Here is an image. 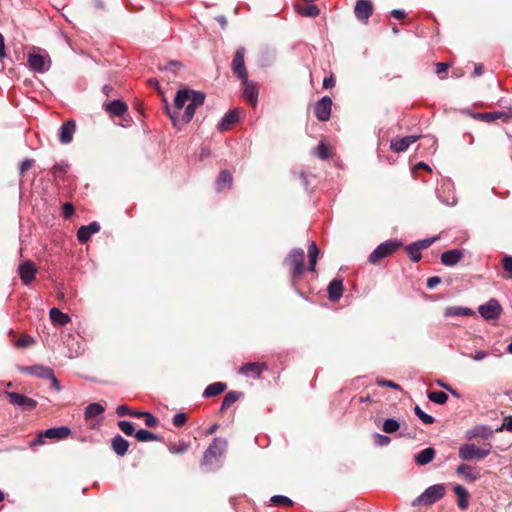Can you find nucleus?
Wrapping results in <instances>:
<instances>
[{"label":"nucleus","instance_id":"f257e3e1","mask_svg":"<svg viewBox=\"0 0 512 512\" xmlns=\"http://www.w3.org/2000/svg\"><path fill=\"white\" fill-rule=\"evenodd\" d=\"M228 447V442L224 438L215 437L208 448L205 450L201 461V468L205 472H214L223 465Z\"/></svg>","mask_w":512,"mask_h":512},{"label":"nucleus","instance_id":"f03ea898","mask_svg":"<svg viewBox=\"0 0 512 512\" xmlns=\"http://www.w3.org/2000/svg\"><path fill=\"white\" fill-rule=\"evenodd\" d=\"M305 253L301 248H293L284 260V264L289 267L290 280L292 286L297 290V283L304 273Z\"/></svg>","mask_w":512,"mask_h":512},{"label":"nucleus","instance_id":"7ed1b4c3","mask_svg":"<svg viewBox=\"0 0 512 512\" xmlns=\"http://www.w3.org/2000/svg\"><path fill=\"white\" fill-rule=\"evenodd\" d=\"M29 68L37 73H46L51 67V58L47 51L40 48H33L28 53Z\"/></svg>","mask_w":512,"mask_h":512},{"label":"nucleus","instance_id":"20e7f679","mask_svg":"<svg viewBox=\"0 0 512 512\" xmlns=\"http://www.w3.org/2000/svg\"><path fill=\"white\" fill-rule=\"evenodd\" d=\"M191 89H182L179 90L174 98V108L172 109L169 104L166 103V112L171 119V122L174 127L180 130V120L181 116L180 111L184 108L189 101V93Z\"/></svg>","mask_w":512,"mask_h":512},{"label":"nucleus","instance_id":"39448f33","mask_svg":"<svg viewBox=\"0 0 512 512\" xmlns=\"http://www.w3.org/2000/svg\"><path fill=\"white\" fill-rule=\"evenodd\" d=\"M402 242L398 239H389L379 244L368 256V262L372 265L380 263V261L394 254L400 247Z\"/></svg>","mask_w":512,"mask_h":512},{"label":"nucleus","instance_id":"423d86ee","mask_svg":"<svg viewBox=\"0 0 512 512\" xmlns=\"http://www.w3.org/2000/svg\"><path fill=\"white\" fill-rule=\"evenodd\" d=\"M491 449V443H485L482 447H477L474 443H464L459 447L458 456L463 461L480 460L490 455Z\"/></svg>","mask_w":512,"mask_h":512},{"label":"nucleus","instance_id":"0eeeda50","mask_svg":"<svg viewBox=\"0 0 512 512\" xmlns=\"http://www.w3.org/2000/svg\"><path fill=\"white\" fill-rule=\"evenodd\" d=\"M205 95L200 91L190 90L189 101L185 106V111L181 116L180 129L183 125L189 123L195 114V109L204 104Z\"/></svg>","mask_w":512,"mask_h":512},{"label":"nucleus","instance_id":"6e6552de","mask_svg":"<svg viewBox=\"0 0 512 512\" xmlns=\"http://www.w3.org/2000/svg\"><path fill=\"white\" fill-rule=\"evenodd\" d=\"M446 493L444 484H435L428 487L420 496L413 501V506L416 505H432L439 501Z\"/></svg>","mask_w":512,"mask_h":512},{"label":"nucleus","instance_id":"1a4fd4ad","mask_svg":"<svg viewBox=\"0 0 512 512\" xmlns=\"http://www.w3.org/2000/svg\"><path fill=\"white\" fill-rule=\"evenodd\" d=\"M502 311V306L495 298L488 300L486 303L478 307L479 314L488 322L497 321L500 318Z\"/></svg>","mask_w":512,"mask_h":512},{"label":"nucleus","instance_id":"9d476101","mask_svg":"<svg viewBox=\"0 0 512 512\" xmlns=\"http://www.w3.org/2000/svg\"><path fill=\"white\" fill-rule=\"evenodd\" d=\"M71 433V430L67 426L52 427L41 432L33 441L32 445H40L44 443L43 438L63 440L67 438Z\"/></svg>","mask_w":512,"mask_h":512},{"label":"nucleus","instance_id":"9b49d317","mask_svg":"<svg viewBox=\"0 0 512 512\" xmlns=\"http://www.w3.org/2000/svg\"><path fill=\"white\" fill-rule=\"evenodd\" d=\"M244 56H245V48L244 47H239L236 50V52L234 54V57H233V60H232V63H231V69H232L233 74L242 83H246L247 82V76H248V72H247V69L245 67Z\"/></svg>","mask_w":512,"mask_h":512},{"label":"nucleus","instance_id":"f8f14e48","mask_svg":"<svg viewBox=\"0 0 512 512\" xmlns=\"http://www.w3.org/2000/svg\"><path fill=\"white\" fill-rule=\"evenodd\" d=\"M9 401L14 406L20 407L22 410L31 411L36 408L37 401L17 392H8Z\"/></svg>","mask_w":512,"mask_h":512},{"label":"nucleus","instance_id":"ddd939ff","mask_svg":"<svg viewBox=\"0 0 512 512\" xmlns=\"http://www.w3.org/2000/svg\"><path fill=\"white\" fill-rule=\"evenodd\" d=\"M332 100L329 96L322 97L315 105V116L320 121H327L331 116Z\"/></svg>","mask_w":512,"mask_h":512},{"label":"nucleus","instance_id":"4468645a","mask_svg":"<svg viewBox=\"0 0 512 512\" xmlns=\"http://www.w3.org/2000/svg\"><path fill=\"white\" fill-rule=\"evenodd\" d=\"M268 366L263 362H251L243 365L239 373L250 378H259L263 371L267 370Z\"/></svg>","mask_w":512,"mask_h":512},{"label":"nucleus","instance_id":"2eb2a0df","mask_svg":"<svg viewBox=\"0 0 512 512\" xmlns=\"http://www.w3.org/2000/svg\"><path fill=\"white\" fill-rule=\"evenodd\" d=\"M18 271L23 284L29 285L35 279L37 269L32 261L27 260L19 266Z\"/></svg>","mask_w":512,"mask_h":512},{"label":"nucleus","instance_id":"dca6fc26","mask_svg":"<svg viewBox=\"0 0 512 512\" xmlns=\"http://www.w3.org/2000/svg\"><path fill=\"white\" fill-rule=\"evenodd\" d=\"M473 117L477 120H481L487 123L493 122L497 119H503L504 121L508 122L509 119L512 118V108H510L508 112L494 111L486 113H475L473 114Z\"/></svg>","mask_w":512,"mask_h":512},{"label":"nucleus","instance_id":"f3484780","mask_svg":"<svg viewBox=\"0 0 512 512\" xmlns=\"http://www.w3.org/2000/svg\"><path fill=\"white\" fill-rule=\"evenodd\" d=\"M373 6L370 0H358L354 13L358 20L366 22L372 14Z\"/></svg>","mask_w":512,"mask_h":512},{"label":"nucleus","instance_id":"a211bd4d","mask_svg":"<svg viewBox=\"0 0 512 512\" xmlns=\"http://www.w3.org/2000/svg\"><path fill=\"white\" fill-rule=\"evenodd\" d=\"M494 436V430L487 425H479L470 429L466 433L467 439L480 438L482 440H489Z\"/></svg>","mask_w":512,"mask_h":512},{"label":"nucleus","instance_id":"6ab92c4d","mask_svg":"<svg viewBox=\"0 0 512 512\" xmlns=\"http://www.w3.org/2000/svg\"><path fill=\"white\" fill-rule=\"evenodd\" d=\"M419 138L420 136L410 135L400 139H393L391 140L390 148L392 151L396 153L404 152L409 148L411 144L415 143Z\"/></svg>","mask_w":512,"mask_h":512},{"label":"nucleus","instance_id":"aec40b11","mask_svg":"<svg viewBox=\"0 0 512 512\" xmlns=\"http://www.w3.org/2000/svg\"><path fill=\"white\" fill-rule=\"evenodd\" d=\"M76 130V124L73 120H69L61 125L59 129V141L62 144H69L72 142L73 134Z\"/></svg>","mask_w":512,"mask_h":512},{"label":"nucleus","instance_id":"412c9836","mask_svg":"<svg viewBox=\"0 0 512 512\" xmlns=\"http://www.w3.org/2000/svg\"><path fill=\"white\" fill-rule=\"evenodd\" d=\"M22 371L42 379L53 378L54 373L51 368L43 365L26 366L22 368Z\"/></svg>","mask_w":512,"mask_h":512},{"label":"nucleus","instance_id":"4be33fe9","mask_svg":"<svg viewBox=\"0 0 512 512\" xmlns=\"http://www.w3.org/2000/svg\"><path fill=\"white\" fill-rule=\"evenodd\" d=\"M464 256V250L462 249H451L441 254V263L445 266L456 265Z\"/></svg>","mask_w":512,"mask_h":512},{"label":"nucleus","instance_id":"5701e85b","mask_svg":"<svg viewBox=\"0 0 512 512\" xmlns=\"http://www.w3.org/2000/svg\"><path fill=\"white\" fill-rule=\"evenodd\" d=\"M100 231V225L97 222H91L88 225L81 226L77 231V239L80 243L87 242L90 237Z\"/></svg>","mask_w":512,"mask_h":512},{"label":"nucleus","instance_id":"b1692460","mask_svg":"<svg viewBox=\"0 0 512 512\" xmlns=\"http://www.w3.org/2000/svg\"><path fill=\"white\" fill-rule=\"evenodd\" d=\"M105 111L111 116H123L128 111V106L122 100H113L104 104Z\"/></svg>","mask_w":512,"mask_h":512},{"label":"nucleus","instance_id":"393cba45","mask_svg":"<svg viewBox=\"0 0 512 512\" xmlns=\"http://www.w3.org/2000/svg\"><path fill=\"white\" fill-rule=\"evenodd\" d=\"M328 298L332 302L338 301L343 294V280L341 278H334L327 288Z\"/></svg>","mask_w":512,"mask_h":512},{"label":"nucleus","instance_id":"a878e982","mask_svg":"<svg viewBox=\"0 0 512 512\" xmlns=\"http://www.w3.org/2000/svg\"><path fill=\"white\" fill-rule=\"evenodd\" d=\"M113 451L120 457H123L129 448V442L121 435H116L111 441Z\"/></svg>","mask_w":512,"mask_h":512},{"label":"nucleus","instance_id":"bb28decb","mask_svg":"<svg viewBox=\"0 0 512 512\" xmlns=\"http://www.w3.org/2000/svg\"><path fill=\"white\" fill-rule=\"evenodd\" d=\"M456 473L470 482H475L479 478L478 471L468 464L459 465L456 468Z\"/></svg>","mask_w":512,"mask_h":512},{"label":"nucleus","instance_id":"cd10ccee","mask_svg":"<svg viewBox=\"0 0 512 512\" xmlns=\"http://www.w3.org/2000/svg\"><path fill=\"white\" fill-rule=\"evenodd\" d=\"M475 312L468 307L450 306L444 311L445 317L474 316Z\"/></svg>","mask_w":512,"mask_h":512},{"label":"nucleus","instance_id":"c85d7f7f","mask_svg":"<svg viewBox=\"0 0 512 512\" xmlns=\"http://www.w3.org/2000/svg\"><path fill=\"white\" fill-rule=\"evenodd\" d=\"M238 112L237 110H232L227 112L221 121L217 125V129L219 131H225L228 130L232 124L236 123L238 121Z\"/></svg>","mask_w":512,"mask_h":512},{"label":"nucleus","instance_id":"c756f323","mask_svg":"<svg viewBox=\"0 0 512 512\" xmlns=\"http://www.w3.org/2000/svg\"><path fill=\"white\" fill-rule=\"evenodd\" d=\"M49 316L52 323L58 326H65L71 321V318L67 314L63 313L56 307L50 309Z\"/></svg>","mask_w":512,"mask_h":512},{"label":"nucleus","instance_id":"7c9ffc66","mask_svg":"<svg viewBox=\"0 0 512 512\" xmlns=\"http://www.w3.org/2000/svg\"><path fill=\"white\" fill-rule=\"evenodd\" d=\"M227 388V385L223 382H214L212 384H209L204 392H203V397L204 398H210V397H214V396H217V395H220L221 393H223Z\"/></svg>","mask_w":512,"mask_h":512},{"label":"nucleus","instance_id":"2f4dec72","mask_svg":"<svg viewBox=\"0 0 512 512\" xmlns=\"http://www.w3.org/2000/svg\"><path fill=\"white\" fill-rule=\"evenodd\" d=\"M232 181H233V178L229 171L224 170V171L220 172V174L216 180V190L218 192H220L226 188H230L232 185Z\"/></svg>","mask_w":512,"mask_h":512},{"label":"nucleus","instance_id":"473e14b6","mask_svg":"<svg viewBox=\"0 0 512 512\" xmlns=\"http://www.w3.org/2000/svg\"><path fill=\"white\" fill-rule=\"evenodd\" d=\"M435 457V450L431 447L425 448L421 450L418 454L415 456V461L418 465H426L430 463Z\"/></svg>","mask_w":512,"mask_h":512},{"label":"nucleus","instance_id":"72a5a7b5","mask_svg":"<svg viewBox=\"0 0 512 512\" xmlns=\"http://www.w3.org/2000/svg\"><path fill=\"white\" fill-rule=\"evenodd\" d=\"M320 251L314 241H312L308 246V258H309V264H308V270L311 272H315L316 270V264L317 259Z\"/></svg>","mask_w":512,"mask_h":512},{"label":"nucleus","instance_id":"f704fd0d","mask_svg":"<svg viewBox=\"0 0 512 512\" xmlns=\"http://www.w3.org/2000/svg\"><path fill=\"white\" fill-rule=\"evenodd\" d=\"M244 85V97L247 101L252 104H256L258 99V89L254 84L249 83L247 80L246 83H242Z\"/></svg>","mask_w":512,"mask_h":512},{"label":"nucleus","instance_id":"c9c22d12","mask_svg":"<svg viewBox=\"0 0 512 512\" xmlns=\"http://www.w3.org/2000/svg\"><path fill=\"white\" fill-rule=\"evenodd\" d=\"M454 492L458 496V506L461 510H465L468 507V492L467 490L461 486L456 485L454 487Z\"/></svg>","mask_w":512,"mask_h":512},{"label":"nucleus","instance_id":"e433bc0d","mask_svg":"<svg viewBox=\"0 0 512 512\" xmlns=\"http://www.w3.org/2000/svg\"><path fill=\"white\" fill-rule=\"evenodd\" d=\"M104 412V407L99 403H91L85 408V419L87 421L101 415Z\"/></svg>","mask_w":512,"mask_h":512},{"label":"nucleus","instance_id":"4c0bfd02","mask_svg":"<svg viewBox=\"0 0 512 512\" xmlns=\"http://www.w3.org/2000/svg\"><path fill=\"white\" fill-rule=\"evenodd\" d=\"M241 395H242L241 393L236 392V391L228 392L222 400L220 411L223 412V411L227 410L228 408H230L241 397Z\"/></svg>","mask_w":512,"mask_h":512},{"label":"nucleus","instance_id":"58836bf2","mask_svg":"<svg viewBox=\"0 0 512 512\" xmlns=\"http://www.w3.org/2000/svg\"><path fill=\"white\" fill-rule=\"evenodd\" d=\"M135 437L140 442L157 441L160 437L148 430L140 429L136 431Z\"/></svg>","mask_w":512,"mask_h":512},{"label":"nucleus","instance_id":"ea45409f","mask_svg":"<svg viewBox=\"0 0 512 512\" xmlns=\"http://www.w3.org/2000/svg\"><path fill=\"white\" fill-rule=\"evenodd\" d=\"M420 248L417 246V244L411 243L406 247V252L409 255L412 262L417 263L421 260L422 254H421Z\"/></svg>","mask_w":512,"mask_h":512},{"label":"nucleus","instance_id":"a19ab883","mask_svg":"<svg viewBox=\"0 0 512 512\" xmlns=\"http://www.w3.org/2000/svg\"><path fill=\"white\" fill-rule=\"evenodd\" d=\"M190 444L185 441L168 445V450L172 454H183L189 449Z\"/></svg>","mask_w":512,"mask_h":512},{"label":"nucleus","instance_id":"79ce46f5","mask_svg":"<svg viewBox=\"0 0 512 512\" xmlns=\"http://www.w3.org/2000/svg\"><path fill=\"white\" fill-rule=\"evenodd\" d=\"M400 428L399 422L394 418H388L384 421L382 429L387 434H392Z\"/></svg>","mask_w":512,"mask_h":512},{"label":"nucleus","instance_id":"37998d69","mask_svg":"<svg viewBox=\"0 0 512 512\" xmlns=\"http://www.w3.org/2000/svg\"><path fill=\"white\" fill-rule=\"evenodd\" d=\"M428 398L436 404L443 405L447 402L448 395L443 391H434L428 394Z\"/></svg>","mask_w":512,"mask_h":512},{"label":"nucleus","instance_id":"c03bdc74","mask_svg":"<svg viewBox=\"0 0 512 512\" xmlns=\"http://www.w3.org/2000/svg\"><path fill=\"white\" fill-rule=\"evenodd\" d=\"M414 413L424 424L430 425L435 421L434 417L425 413L418 405L414 407Z\"/></svg>","mask_w":512,"mask_h":512},{"label":"nucleus","instance_id":"a18cd8bd","mask_svg":"<svg viewBox=\"0 0 512 512\" xmlns=\"http://www.w3.org/2000/svg\"><path fill=\"white\" fill-rule=\"evenodd\" d=\"M299 13L305 17H317L320 14V9L314 4H309L300 9Z\"/></svg>","mask_w":512,"mask_h":512},{"label":"nucleus","instance_id":"49530a36","mask_svg":"<svg viewBox=\"0 0 512 512\" xmlns=\"http://www.w3.org/2000/svg\"><path fill=\"white\" fill-rule=\"evenodd\" d=\"M118 427L127 436H132L136 433L134 425L130 421L121 420L118 422Z\"/></svg>","mask_w":512,"mask_h":512},{"label":"nucleus","instance_id":"de8ad7c7","mask_svg":"<svg viewBox=\"0 0 512 512\" xmlns=\"http://www.w3.org/2000/svg\"><path fill=\"white\" fill-rule=\"evenodd\" d=\"M313 154L318 158L325 160L329 157V149L326 144L321 142L313 149Z\"/></svg>","mask_w":512,"mask_h":512},{"label":"nucleus","instance_id":"09e8293b","mask_svg":"<svg viewBox=\"0 0 512 512\" xmlns=\"http://www.w3.org/2000/svg\"><path fill=\"white\" fill-rule=\"evenodd\" d=\"M373 442L378 447H386L390 444L391 439L390 437L380 434V433H374L372 435Z\"/></svg>","mask_w":512,"mask_h":512},{"label":"nucleus","instance_id":"8fccbe9b","mask_svg":"<svg viewBox=\"0 0 512 512\" xmlns=\"http://www.w3.org/2000/svg\"><path fill=\"white\" fill-rule=\"evenodd\" d=\"M271 502L277 505H285L290 506L292 505V500L284 495H274L271 497Z\"/></svg>","mask_w":512,"mask_h":512},{"label":"nucleus","instance_id":"3c124183","mask_svg":"<svg viewBox=\"0 0 512 512\" xmlns=\"http://www.w3.org/2000/svg\"><path fill=\"white\" fill-rule=\"evenodd\" d=\"M67 164L61 163L56 164L51 169V173L54 177H61L66 172Z\"/></svg>","mask_w":512,"mask_h":512},{"label":"nucleus","instance_id":"603ef678","mask_svg":"<svg viewBox=\"0 0 512 512\" xmlns=\"http://www.w3.org/2000/svg\"><path fill=\"white\" fill-rule=\"evenodd\" d=\"M436 240H437V237H431V238H426L423 240L416 241V242H414V244H417V246L420 248V250H424V249L429 248Z\"/></svg>","mask_w":512,"mask_h":512},{"label":"nucleus","instance_id":"864d4df0","mask_svg":"<svg viewBox=\"0 0 512 512\" xmlns=\"http://www.w3.org/2000/svg\"><path fill=\"white\" fill-rule=\"evenodd\" d=\"M173 424L176 426V427H181L182 425H184L187 421V416L185 413H177L173 416Z\"/></svg>","mask_w":512,"mask_h":512},{"label":"nucleus","instance_id":"5fc2aeb1","mask_svg":"<svg viewBox=\"0 0 512 512\" xmlns=\"http://www.w3.org/2000/svg\"><path fill=\"white\" fill-rule=\"evenodd\" d=\"M34 343V339L30 336H24V337H21L19 338L17 341H16V346L18 348H24V347H28L30 346L31 344Z\"/></svg>","mask_w":512,"mask_h":512},{"label":"nucleus","instance_id":"6e6d98bb","mask_svg":"<svg viewBox=\"0 0 512 512\" xmlns=\"http://www.w3.org/2000/svg\"><path fill=\"white\" fill-rule=\"evenodd\" d=\"M503 268L509 273V278H512V256H505L502 260Z\"/></svg>","mask_w":512,"mask_h":512},{"label":"nucleus","instance_id":"4d7b16f0","mask_svg":"<svg viewBox=\"0 0 512 512\" xmlns=\"http://www.w3.org/2000/svg\"><path fill=\"white\" fill-rule=\"evenodd\" d=\"M145 424L148 426V427H155L157 426L158 424V420L156 417H154L151 413L149 412H146L145 416Z\"/></svg>","mask_w":512,"mask_h":512},{"label":"nucleus","instance_id":"13d9d810","mask_svg":"<svg viewBox=\"0 0 512 512\" xmlns=\"http://www.w3.org/2000/svg\"><path fill=\"white\" fill-rule=\"evenodd\" d=\"M34 163V160L33 159H25L21 162L20 164V174L23 175L28 169L31 168V166L33 165Z\"/></svg>","mask_w":512,"mask_h":512},{"label":"nucleus","instance_id":"bf43d9fd","mask_svg":"<svg viewBox=\"0 0 512 512\" xmlns=\"http://www.w3.org/2000/svg\"><path fill=\"white\" fill-rule=\"evenodd\" d=\"M507 430L512 432V416L506 417L503 424L497 429V431Z\"/></svg>","mask_w":512,"mask_h":512},{"label":"nucleus","instance_id":"052dcab7","mask_svg":"<svg viewBox=\"0 0 512 512\" xmlns=\"http://www.w3.org/2000/svg\"><path fill=\"white\" fill-rule=\"evenodd\" d=\"M73 213H74L73 205L70 204V203H65L63 205V216H64V218L67 219V218L71 217L73 215Z\"/></svg>","mask_w":512,"mask_h":512},{"label":"nucleus","instance_id":"680f3d73","mask_svg":"<svg viewBox=\"0 0 512 512\" xmlns=\"http://www.w3.org/2000/svg\"><path fill=\"white\" fill-rule=\"evenodd\" d=\"M488 356V353L483 350H478L474 354H471L470 357L475 361H482Z\"/></svg>","mask_w":512,"mask_h":512},{"label":"nucleus","instance_id":"e2e57ef3","mask_svg":"<svg viewBox=\"0 0 512 512\" xmlns=\"http://www.w3.org/2000/svg\"><path fill=\"white\" fill-rule=\"evenodd\" d=\"M377 383L379 386L390 387L396 390L400 389V386L397 383L390 380H378Z\"/></svg>","mask_w":512,"mask_h":512},{"label":"nucleus","instance_id":"0e129e2a","mask_svg":"<svg viewBox=\"0 0 512 512\" xmlns=\"http://www.w3.org/2000/svg\"><path fill=\"white\" fill-rule=\"evenodd\" d=\"M441 282V278L438 276H433L428 278L427 287L429 289H434Z\"/></svg>","mask_w":512,"mask_h":512},{"label":"nucleus","instance_id":"69168bd1","mask_svg":"<svg viewBox=\"0 0 512 512\" xmlns=\"http://www.w3.org/2000/svg\"><path fill=\"white\" fill-rule=\"evenodd\" d=\"M130 413H131V410L125 406V405H119L117 408H116V414L118 416H126V415H129L130 416Z\"/></svg>","mask_w":512,"mask_h":512},{"label":"nucleus","instance_id":"338daca9","mask_svg":"<svg viewBox=\"0 0 512 512\" xmlns=\"http://www.w3.org/2000/svg\"><path fill=\"white\" fill-rule=\"evenodd\" d=\"M335 85V80L333 76L325 77L323 80V87L325 89L332 88Z\"/></svg>","mask_w":512,"mask_h":512},{"label":"nucleus","instance_id":"774afa93","mask_svg":"<svg viewBox=\"0 0 512 512\" xmlns=\"http://www.w3.org/2000/svg\"><path fill=\"white\" fill-rule=\"evenodd\" d=\"M448 69V64L447 63H443V62H439L436 64V74L440 75L444 72H446V70Z\"/></svg>","mask_w":512,"mask_h":512}]
</instances>
